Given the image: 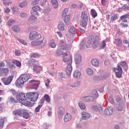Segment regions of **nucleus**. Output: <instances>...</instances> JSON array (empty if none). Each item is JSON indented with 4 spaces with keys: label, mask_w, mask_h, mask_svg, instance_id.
<instances>
[{
    "label": "nucleus",
    "mask_w": 129,
    "mask_h": 129,
    "mask_svg": "<svg viewBox=\"0 0 129 129\" xmlns=\"http://www.w3.org/2000/svg\"><path fill=\"white\" fill-rule=\"evenodd\" d=\"M90 116H91V115L87 112L83 111L82 112V119L86 120V119H88Z\"/></svg>",
    "instance_id": "4468645a"
},
{
    "label": "nucleus",
    "mask_w": 129,
    "mask_h": 129,
    "mask_svg": "<svg viewBox=\"0 0 129 129\" xmlns=\"http://www.w3.org/2000/svg\"><path fill=\"white\" fill-rule=\"evenodd\" d=\"M92 95L94 98H97L98 97V93H97V91L96 90H94L92 92Z\"/></svg>",
    "instance_id": "c9c22d12"
},
{
    "label": "nucleus",
    "mask_w": 129,
    "mask_h": 129,
    "mask_svg": "<svg viewBox=\"0 0 129 129\" xmlns=\"http://www.w3.org/2000/svg\"><path fill=\"white\" fill-rule=\"evenodd\" d=\"M58 29L60 31H63L64 29H65V27L64 26V23H60L58 26Z\"/></svg>",
    "instance_id": "09e8293b"
},
{
    "label": "nucleus",
    "mask_w": 129,
    "mask_h": 129,
    "mask_svg": "<svg viewBox=\"0 0 129 129\" xmlns=\"http://www.w3.org/2000/svg\"><path fill=\"white\" fill-rule=\"evenodd\" d=\"M24 112V110H17L13 112L14 114L15 115H19V116H22L23 115V113Z\"/></svg>",
    "instance_id": "b1692460"
},
{
    "label": "nucleus",
    "mask_w": 129,
    "mask_h": 129,
    "mask_svg": "<svg viewBox=\"0 0 129 129\" xmlns=\"http://www.w3.org/2000/svg\"><path fill=\"white\" fill-rule=\"evenodd\" d=\"M12 30L15 33H19L20 32V27L18 25H15L12 28Z\"/></svg>",
    "instance_id": "473e14b6"
},
{
    "label": "nucleus",
    "mask_w": 129,
    "mask_h": 129,
    "mask_svg": "<svg viewBox=\"0 0 129 129\" xmlns=\"http://www.w3.org/2000/svg\"><path fill=\"white\" fill-rule=\"evenodd\" d=\"M82 99L83 101H84V102H89L90 101H93V100H94V97L91 96H87L82 97Z\"/></svg>",
    "instance_id": "ddd939ff"
},
{
    "label": "nucleus",
    "mask_w": 129,
    "mask_h": 129,
    "mask_svg": "<svg viewBox=\"0 0 129 129\" xmlns=\"http://www.w3.org/2000/svg\"><path fill=\"white\" fill-rule=\"evenodd\" d=\"M43 98H44V100H45L46 102L50 103V97H49V95H45L43 97Z\"/></svg>",
    "instance_id": "864d4df0"
},
{
    "label": "nucleus",
    "mask_w": 129,
    "mask_h": 129,
    "mask_svg": "<svg viewBox=\"0 0 129 129\" xmlns=\"http://www.w3.org/2000/svg\"><path fill=\"white\" fill-rule=\"evenodd\" d=\"M69 32L71 33V34H72L73 35H75L76 34V28L74 26H72L70 29H69Z\"/></svg>",
    "instance_id": "2f4dec72"
},
{
    "label": "nucleus",
    "mask_w": 129,
    "mask_h": 129,
    "mask_svg": "<svg viewBox=\"0 0 129 129\" xmlns=\"http://www.w3.org/2000/svg\"><path fill=\"white\" fill-rule=\"evenodd\" d=\"M30 82L32 83L31 85L32 89H37L38 87H39V82L33 80H31Z\"/></svg>",
    "instance_id": "dca6fc26"
},
{
    "label": "nucleus",
    "mask_w": 129,
    "mask_h": 129,
    "mask_svg": "<svg viewBox=\"0 0 129 129\" xmlns=\"http://www.w3.org/2000/svg\"><path fill=\"white\" fill-rule=\"evenodd\" d=\"M35 40H33V41L31 42V45L33 47H36L37 46H39V41H35Z\"/></svg>",
    "instance_id": "4d7b16f0"
},
{
    "label": "nucleus",
    "mask_w": 129,
    "mask_h": 129,
    "mask_svg": "<svg viewBox=\"0 0 129 129\" xmlns=\"http://www.w3.org/2000/svg\"><path fill=\"white\" fill-rule=\"evenodd\" d=\"M108 101H109L110 103H111L112 104H113V103H114V101L113 100V99L111 96L109 97Z\"/></svg>",
    "instance_id": "338daca9"
},
{
    "label": "nucleus",
    "mask_w": 129,
    "mask_h": 129,
    "mask_svg": "<svg viewBox=\"0 0 129 129\" xmlns=\"http://www.w3.org/2000/svg\"><path fill=\"white\" fill-rule=\"evenodd\" d=\"M116 20H117V15H116V14H115L113 16H112L110 21H115Z\"/></svg>",
    "instance_id": "69168bd1"
},
{
    "label": "nucleus",
    "mask_w": 129,
    "mask_h": 129,
    "mask_svg": "<svg viewBox=\"0 0 129 129\" xmlns=\"http://www.w3.org/2000/svg\"><path fill=\"white\" fill-rule=\"evenodd\" d=\"M79 85H80V82H76L74 84L71 83L68 84V87L71 89V88H75V87H77V86H79Z\"/></svg>",
    "instance_id": "6ab92c4d"
},
{
    "label": "nucleus",
    "mask_w": 129,
    "mask_h": 129,
    "mask_svg": "<svg viewBox=\"0 0 129 129\" xmlns=\"http://www.w3.org/2000/svg\"><path fill=\"white\" fill-rule=\"evenodd\" d=\"M26 97L28 99H29L30 101H32L34 102V101H37V99H38V93H28L26 94Z\"/></svg>",
    "instance_id": "39448f33"
},
{
    "label": "nucleus",
    "mask_w": 129,
    "mask_h": 129,
    "mask_svg": "<svg viewBox=\"0 0 129 129\" xmlns=\"http://www.w3.org/2000/svg\"><path fill=\"white\" fill-rule=\"evenodd\" d=\"M67 13H68V9L66 8L63 10L62 12V17L63 18L64 17H66L67 16Z\"/></svg>",
    "instance_id": "6e6d98bb"
},
{
    "label": "nucleus",
    "mask_w": 129,
    "mask_h": 129,
    "mask_svg": "<svg viewBox=\"0 0 129 129\" xmlns=\"http://www.w3.org/2000/svg\"><path fill=\"white\" fill-rule=\"evenodd\" d=\"M18 40L19 41V42H20V43L23 44V45H25V46H26V45H28V43H27V42H26V41H25L23 39L18 38Z\"/></svg>",
    "instance_id": "603ef678"
},
{
    "label": "nucleus",
    "mask_w": 129,
    "mask_h": 129,
    "mask_svg": "<svg viewBox=\"0 0 129 129\" xmlns=\"http://www.w3.org/2000/svg\"><path fill=\"white\" fill-rule=\"evenodd\" d=\"M82 25L83 27H86L87 26V22H88V15L86 12H82L81 14Z\"/></svg>",
    "instance_id": "20e7f679"
},
{
    "label": "nucleus",
    "mask_w": 129,
    "mask_h": 129,
    "mask_svg": "<svg viewBox=\"0 0 129 129\" xmlns=\"http://www.w3.org/2000/svg\"><path fill=\"white\" fill-rule=\"evenodd\" d=\"M16 23V20H14V19H10L9 20L8 22V26H13V25H14V23Z\"/></svg>",
    "instance_id": "3c124183"
},
{
    "label": "nucleus",
    "mask_w": 129,
    "mask_h": 129,
    "mask_svg": "<svg viewBox=\"0 0 129 129\" xmlns=\"http://www.w3.org/2000/svg\"><path fill=\"white\" fill-rule=\"evenodd\" d=\"M22 115H23L24 118H25L26 119H28V118H29V117H30V114H29L28 112H27L25 111H23Z\"/></svg>",
    "instance_id": "e433bc0d"
},
{
    "label": "nucleus",
    "mask_w": 129,
    "mask_h": 129,
    "mask_svg": "<svg viewBox=\"0 0 129 129\" xmlns=\"http://www.w3.org/2000/svg\"><path fill=\"white\" fill-rule=\"evenodd\" d=\"M2 76H7L9 73V69L8 68H3L1 69Z\"/></svg>",
    "instance_id": "5701e85b"
},
{
    "label": "nucleus",
    "mask_w": 129,
    "mask_h": 129,
    "mask_svg": "<svg viewBox=\"0 0 129 129\" xmlns=\"http://www.w3.org/2000/svg\"><path fill=\"white\" fill-rule=\"evenodd\" d=\"M92 44V38H89L88 42L82 41L79 45L80 50H84L86 48H90Z\"/></svg>",
    "instance_id": "7ed1b4c3"
},
{
    "label": "nucleus",
    "mask_w": 129,
    "mask_h": 129,
    "mask_svg": "<svg viewBox=\"0 0 129 129\" xmlns=\"http://www.w3.org/2000/svg\"><path fill=\"white\" fill-rule=\"evenodd\" d=\"M63 57L62 61L64 63H67V64H72V56L71 55H68L66 53H63Z\"/></svg>",
    "instance_id": "0eeeda50"
},
{
    "label": "nucleus",
    "mask_w": 129,
    "mask_h": 129,
    "mask_svg": "<svg viewBox=\"0 0 129 129\" xmlns=\"http://www.w3.org/2000/svg\"><path fill=\"white\" fill-rule=\"evenodd\" d=\"M105 46H106V43L105 42V40H104L100 44V49H104Z\"/></svg>",
    "instance_id": "a19ab883"
},
{
    "label": "nucleus",
    "mask_w": 129,
    "mask_h": 129,
    "mask_svg": "<svg viewBox=\"0 0 129 129\" xmlns=\"http://www.w3.org/2000/svg\"><path fill=\"white\" fill-rule=\"evenodd\" d=\"M81 75V74L80 73V72L78 70H76L74 73V77H75V78H78L79 79L80 78V76Z\"/></svg>",
    "instance_id": "cd10ccee"
},
{
    "label": "nucleus",
    "mask_w": 129,
    "mask_h": 129,
    "mask_svg": "<svg viewBox=\"0 0 129 129\" xmlns=\"http://www.w3.org/2000/svg\"><path fill=\"white\" fill-rule=\"evenodd\" d=\"M47 43L46 41H44L43 40H40L38 41V47L39 48H44L45 45H46Z\"/></svg>",
    "instance_id": "a878e982"
},
{
    "label": "nucleus",
    "mask_w": 129,
    "mask_h": 129,
    "mask_svg": "<svg viewBox=\"0 0 129 129\" xmlns=\"http://www.w3.org/2000/svg\"><path fill=\"white\" fill-rule=\"evenodd\" d=\"M51 2L53 7L54 9H57L59 6L58 4V1L57 0H51Z\"/></svg>",
    "instance_id": "c85d7f7f"
},
{
    "label": "nucleus",
    "mask_w": 129,
    "mask_h": 129,
    "mask_svg": "<svg viewBox=\"0 0 129 129\" xmlns=\"http://www.w3.org/2000/svg\"><path fill=\"white\" fill-rule=\"evenodd\" d=\"M31 14L32 16H39V13L35 10L33 9V8L31 10Z\"/></svg>",
    "instance_id": "a18cd8bd"
},
{
    "label": "nucleus",
    "mask_w": 129,
    "mask_h": 129,
    "mask_svg": "<svg viewBox=\"0 0 129 129\" xmlns=\"http://www.w3.org/2000/svg\"><path fill=\"white\" fill-rule=\"evenodd\" d=\"M79 106L81 109H85V108H86L85 105L82 103H79Z\"/></svg>",
    "instance_id": "13d9d810"
},
{
    "label": "nucleus",
    "mask_w": 129,
    "mask_h": 129,
    "mask_svg": "<svg viewBox=\"0 0 129 129\" xmlns=\"http://www.w3.org/2000/svg\"><path fill=\"white\" fill-rule=\"evenodd\" d=\"M32 9L35 10L36 12H40L41 8L39 6H35L32 7Z\"/></svg>",
    "instance_id": "e2e57ef3"
},
{
    "label": "nucleus",
    "mask_w": 129,
    "mask_h": 129,
    "mask_svg": "<svg viewBox=\"0 0 129 129\" xmlns=\"http://www.w3.org/2000/svg\"><path fill=\"white\" fill-rule=\"evenodd\" d=\"M28 5V2L27 1H24L22 3L19 4L20 8L23 9V8H25Z\"/></svg>",
    "instance_id": "58836bf2"
},
{
    "label": "nucleus",
    "mask_w": 129,
    "mask_h": 129,
    "mask_svg": "<svg viewBox=\"0 0 129 129\" xmlns=\"http://www.w3.org/2000/svg\"><path fill=\"white\" fill-rule=\"evenodd\" d=\"M16 98L18 101L22 103L26 99V96H25L24 94L20 93L17 96Z\"/></svg>",
    "instance_id": "9b49d317"
},
{
    "label": "nucleus",
    "mask_w": 129,
    "mask_h": 129,
    "mask_svg": "<svg viewBox=\"0 0 129 129\" xmlns=\"http://www.w3.org/2000/svg\"><path fill=\"white\" fill-rule=\"evenodd\" d=\"M37 17H38V16L32 15L28 19L29 22L31 23V24L35 23L36 21H37Z\"/></svg>",
    "instance_id": "4be33fe9"
},
{
    "label": "nucleus",
    "mask_w": 129,
    "mask_h": 129,
    "mask_svg": "<svg viewBox=\"0 0 129 129\" xmlns=\"http://www.w3.org/2000/svg\"><path fill=\"white\" fill-rule=\"evenodd\" d=\"M14 78L13 75L9 76L7 78H3L2 79V81L5 85H10V83H12L13 79Z\"/></svg>",
    "instance_id": "1a4fd4ad"
},
{
    "label": "nucleus",
    "mask_w": 129,
    "mask_h": 129,
    "mask_svg": "<svg viewBox=\"0 0 129 129\" xmlns=\"http://www.w3.org/2000/svg\"><path fill=\"white\" fill-rule=\"evenodd\" d=\"M91 15L94 18H96V17H97V13H96V11L94 10V9H92L91 10Z\"/></svg>",
    "instance_id": "37998d69"
},
{
    "label": "nucleus",
    "mask_w": 129,
    "mask_h": 129,
    "mask_svg": "<svg viewBox=\"0 0 129 129\" xmlns=\"http://www.w3.org/2000/svg\"><path fill=\"white\" fill-rule=\"evenodd\" d=\"M41 37L42 35H41L40 33L34 31L29 33L28 38L29 40H31V41H37V40H40Z\"/></svg>",
    "instance_id": "f03ea898"
},
{
    "label": "nucleus",
    "mask_w": 129,
    "mask_h": 129,
    "mask_svg": "<svg viewBox=\"0 0 129 129\" xmlns=\"http://www.w3.org/2000/svg\"><path fill=\"white\" fill-rule=\"evenodd\" d=\"M39 56V54L36 53H31L30 54V57L31 58H37V57H38Z\"/></svg>",
    "instance_id": "0e129e2a"
},
{
    "label": "nucleus",
    "mask_w": 129,
    "mask_h": 129,
    "mask_svg": "<svg viewBox=\"0 0 129 129\" xmlns=\"http://www.w3.org/2000/svg\"><path fill=\"white\" fill-rule=\"evenodd\" d=\"M67 51L66 50V48H60V49H59L56 52V55L57 56H60V55H62V57H63V54H64V53H67Z\"/></svg>",
    "instance_id": "a211bd4d"
},
{
    "label": "nucleus",
    "mask_w": 129,
    "mask_h": 129,
    "mask_svg": "<svg viewBox=\"0 0 129 129\" xmlns=\"http://www.w3.org/2000/svg\"><path fill=\"white\" fill-rule=\"evenodd\" d=\"M96 78H97L96 79V80H103L106 78V76H105L104 75H103L102 76H100L99 77H96Z\"/></svg>",
    "instance_id": "5fc2aeb1"
},
{
    "label": "nucleus",
    "mask_w": 129,
    "mask_h": 129,
    "mask_svg": "<svg viewBox=\"0 0 129 129\" xmlns=\"http://www.w3.org/2000/svg\"><path fill=\"white\" fill-rule=\"evenodd\" d=\"M58 77L60 79H63V78H64V77L63 76V73H58Z\"/></svg>",
    "instance_id": "774afa93"
},
{
    "label": "nucleus",
    "mask_w": 129,
    "mask_h": 129,
    "mask_svg": "<svg viewBox=\"0 0 129 129\" xmlns=\"http://www.w3.org/2000/svg\"><path fill=\"white\" fill-rule=\"evenodd\" d=\"M120 65L124 68V70H127V65H126V63H125V62L121 61L120 63Z\"/></svg>",
    "instance_id": "c03bdc74"
},
{
    "label": "nucleus",
    "mask_w": 129,
    "mask_h": 129,
    "mask_svg": "<svg viewBox=\"0 0 129 129\" xmlns=\"http://www.w3.org/2000/svg\"><path fill=\"white\" fill-rule=\"evenodd\" d=\"M87 74L88 76H91L93 74V70L90 68H87L86 70Z\"/></svg>",
    "instance_id": "4c0bfd02"
},
{
    "label": "nucleus",
    "mask_w": 129,
    "mask_h": 129,
    "mask_svg": "<svg viewBox=\"0 0 129 129\" xmlns=\"http://www.w3.org/2000/svg\"><path fill=\"white\" fill-rule=\"evenodd\" d=\"M72 118V116H71L70 114H67L64 116V121H69V120H71Z\"/></svg>",
    "instance_id": "c756f323"
},
{
    "label": "nucleus",
    "mask_w": 129,
    "mask_h": 129,
    "mask_svg": "<svg viewBox=\"0 0 129 129\" xmlns=\"http://www.w3.org/2000/svg\"><path fill=\"white\" fill-rule=\"evenodd\" d=\"M59 46L60 48H62L64 49H66V45H65V42L63 41L62 40H61L59 43Z\"/></svg>",
    "instance_id": "79ce46f5"
},
{
    "label": "nucleus",
    "mask_w": 129,
    "mask_h": 129,
    "mask_svg": "<svg viewBox=\"0 0 129 129\" xmlns=\"http://www.w3.org/2000/svg\"><path fill=\"white\" fill-rule=\"evenodd\" d=\"M92 66L94 67H97L99 66V59H93L91 60Z\"/></svg>",
    "instance_id": "aec40b11"
},
{
    "label": "nucleus",
    "mask_w": 129,
    "mask_h": 129,
    "mask_svg": "<svg viewBox=\"0 0 129 129\" xmlns=\"http://www.w3.org/2000/svg\"><path fill=\"white\" fill-rule=\"evenodd\" d=\"M116 101L117 102V103H119V104L122 103V99L119 97L116 98Z\"/></svg>",
    "instance_id": "052dcab7"
},
{
    "label": "nucleus",
    "mask_w": 129,
    "mask_h": 129,
    "mask_svg": "<svg viewBox=\"0 0 129 129\" xmlns=\"http://www.w3.org/2000/svg\"><path fill=\"white\" fill-rule=\"evenodd\" d=\"M113 71L115 72L116 77L118 78H120V77H121V75H122V69L120 66L118 65L117 68L113 69Z\"/></svg>",
    "instance_id": "423d86ee"
},
{
    "label": "nucleus",
    "mask_w": 129,
    "mask_h": 129,
    "mask_svg": "<svg viewBox=\"0 0 129 129\" xmlns=\"http://www.w3.org/2000/svg\"><path fill=\"white\" fill-rule=\"evenodd\" d=\"M21 104H23V105H25L26 106H32V105L31 104V102L27 101L26 98L21 103Z\"/></svg>",
    "instance_id": "7c9ffc66"
},
{
    "label": "nucleus",
    "mask_w": 129,
    "mask_h": 129,
    "mask_svg": "<svg viewBox=\"0 0 129 129\" xmlns=\"http://www.w3.org/2000/svg\"><path fill=\"white\" fill-rule=\"evenodd\" d=\"M92 47L94 49H95V48H97L98 46V44H99V38L98 37H96L95 38L92 39Z\"/></svg>",
    "instance_id": "9d476101"
},
{
    "label": "nucleus",
    "mask_w": 129,
    "mask_h": 129,
    "mask_svg": "<svg viewBox=\"0 0 129 129\" xmlns=\"http://www.w3.org/2000/svg\"><path fill=\"white\" fill-rule=\"evenodd\" d=\"M49 47L50 48H56V43L55 42V40H52L49 43Z\"/></svg>",
    "instance_id": "ea45409f"
},
{
    "label": "nucleus",
    "mask_w": 129,
    "mask_h": 129,
    "mask_svg": "<svg viewBox=\"0 0 129 129\" xmlns=\"http://www.w3.org/2000/svg\"><path fill=\"white\" fill-rule=\"evenodd\" d=\"M12 12L13 14H14L15 15H17V14H19V9L17 7H13L12 8Z\"/></svg>",
    "instance_id": "de8ad7c7"
},
{
    "label": "nucleus",
    "mask_w": 129,
    "mask_h": 129,
    "mask_svg": "<svg viewBox=\"0 0 129 129\" xmlns=\"http://www.w3.org/2000/svg\"><path fill=\"white\" fill-rule=\"evenodd\" d=\"M13 62L14 63V64H15V65H16L17 67H21V66H22V63L19 60H15L13 61Z\"/></svg>",
    "instance_id": "8fccbe9b"
},
{
    "label": "nucleus",
    "mask_w": 129,
    "mask_h": 129,
    "mask_svg": "<svg viewBox=\"0 0 129 129\" xmlns=\"http://www.w3.org/2000/svg\"><path fill=\"white\" fill-rule=\"evenodd\" d=\"M72 63L68 64L66 69V72L67 73V75L69 76L71 75V73H72Z\"/></svg>",
    "instance_id": "f8f14e48"
},
{
    "label": "nucleus",
    "mask_w": 129,
    "mask_h": 129,
    "mask_svg": "<svg viewBox=\"0 0 129 129\" xmlns=\"http://www.w3.org/2000/svg\"><path fill=\"white\" fill-rule=\"evenodd\" d=\"M8 120L7 118H2L0 119V128H3L4 127V124Z\"/></svg>",
    "instance_id": "bb28decb"
},
{
    "label": "nucleus",
    "mask_w": 129,
    "mask_h": 129,
    "mask_svg": "<svg viewBox=\"0 0 129 129\" xmlns=\"http://www.w3.org/2000/svg\"><path fill=\"white\" fill-rule=\"evenodd\" d=\"M28 16V15L26 12H22L20 13V17L21 18V19H26L27 17Z\"/></svg>",
    "instance_id": "49530a36"
},
{
    "label": "nucleus",
    "mask_w": 129,
    "mask_h": 129,
    "mask_svg": "<svg viewBox=\"0 0 129 129\" xmlns=\"http://www.w3.org/2000/svg\"><path fill=\"white\" fill-rule=\"evenodd\" d=\"M74 60L76 66H79L81 61H82V58L81 55L76 53L74 55Z\"/></svg>",
    "instance_id": "6e6552de"
},
{
    "label": "nucleus",
    "mask_w": 129,
    "mask_h": 129,
    "mask_svg": "<svg viewBox=\"0 0 129 129\" xmlns=\"http://www.w3.org/2000/svg\"><path fill=\"white\" fill-rule=\"evenodd\" d=\"M57 112L58 117H62V116H63L65 113V109H64V108L62 107H60L58 108Z\"/></svg>",
    "instance_id": "f3484780"
},
{
    "label": "nucleus",
    "mask_w": 129,
    "mask_h": 129,
    "mask_svg": "<svg viewBox=\"0 0 129 129\" xmlns=\"http://www.w3.org/2000/svg\"><path fill=\"white\" fill-rule=\"evenodd\" d=\"M63 22L66 25H69V22L70 21V15H67L63 17Z\"/></svg>",
    "instance_id": "393cba45"
},
{
    "label": "nucleus",
    "mask_w": 129,
    "mask_h": 129,
    "mask_svg": "<svg viewBox=\"0 0 129 129\" xmlns=\"http://www.w3.org/2000/svg\"><path fill=\"white\" fill-rule=\"evenodd\" d=\"M93 109L95 111H98L99 112H102V108L101 107H98L97 106H94Z\"/></svg>",
    "instance_id": "f704fd0d"
},
{
    "label": "nucleus",
    "mask_w": 129,
    "mask_h": 129,
    "mask_svg": "<svg viewBox=\"0 0 129 129\" xmlns=\"http://www.w3.org/2000/svg\"><path fill=\"white\" fill-rule=\"evenodd\" d=\"M113 109L111 107H107L104 110V113L106 115H111L112 114Z\"/></svg>",
    "instance_id": "2eb2a0df"
},
{
    "label": "nucleus",
    "mask_w": 129,
    "mask_h": 129,
    "mask_svg": "<svg viewBox=\"0 0 129 129\" xmlns=\"http://www.w3.org/2000/svg\"><path fill=\"white\" fill-rule=\"evenodd\" d=\"M42 108V105H38L37 107H36L35 109V112H39L40 111V109Z\"/></svg>",
    "instance_id": "bf43d9fd"
},
{
    "label": "nucleus",
    "mask_w": 129,
    "mask_h": 129,
    "mask_svg": "<svg viewBox=\"0 0 129 129\" xmlns=\"http://www.w3.org/2000/svg\"><path fill=\"white\" fill-rule=\"evenodd\" d=\"M33 70L35 71L37 74H39V73L42 71V67L40 66H34Z\"/></svg>",
    "instance_id": "412c9836"
},
{
    "label": "nucleus",
    "mask_w": 129,
    "mask_h": 129,
    "mask_svg": "<svg viewBox=\"0 0 129 129\" xmlns=\"http://www.w3.org/2000/svg\"><path fill=\"white\" fill-rule=\"evenodd\" d=\"M35 63H36V60L35 59H30L27 61V65L31 67Z\"/></svg>",
    "instance_id": "72a5a7b5"
},
{
    "label": "nucleus",
    "mask_w": 129,
    "mask_h": 129,
    "mask_svg": "<svg viewBox=\"0 0 129 129\" xmlns=\"http://www.w3.org/2000/svg\"><path fill=\"white\" fill-rule=\"evenodd\" d=\"M31 76L29 74H24L21 75L15 82L16 86L17 87H23L25 82H27Z\"/></svg>",
    "instance_id": "f257e3e1"
},
{
    "label": "nucleus",
    "mask_w": 129,
    "mask_h": 129,
    "mask_svg": "<svg viewBox=\"0 0 129 129\" xmlns=\"http://www.w3.org/2000/svg\"><path fill=\"white\" fill-rule=\"evenodd\" d=\"M50 12H51V9L50 8H47L43 11V13L45 15H48Z\"/></svg>",
    "instance_id": "680f3d73"
}]
</instances>
